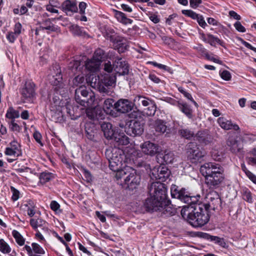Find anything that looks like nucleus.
<instances>
[{
  "label": "nucleus",
  "mask_w": 256,
  "mask_h": 256,
  "mask_svg": "<svg viewBox=\"0 0 256 256\" xmlns=\"http://www.w3.org/2000/svg\"><path fill=\"white\" fill-rule=\"evenodd\" d=\"M235 28L239 32H244L246 31L245 28L241 24L240 22H236L234 24Z\"/></svg>",
  "instance_id": "nucleus-52"
},
{
  "label": "nucleus",
  "mask_w": 256,
  "mask_h": 256,
  "mask_svg": "<svg viewBox=\"0 0 256 256\" xmlns=\"http://www.w3.org/2000/svg\"><path fill=\"white\" fill-rule=\"evenodd\" d=\"M202 2V0H190V4L191 8H197Z\"/></svg>",
  "instance_id": "nucleus-57"
},
{
  "label": "nucleus",
  "mask_w": 256,
  "mask_h": 256,
  "mask_svg": "<svg viewBox=\"0 0 256 256\" xmlns=\"http://www.w3.org/2000/svg\"><path fill=\"white\" fill-rule=\"evenodd\" d=\"M104 136L110 140H115V137H116L120 129H102Z\"/></svg>",
  "instance_id": "nucleus-26"
},
{
  "label": "nucleus",
  "mask_w": 256,
  "mask_h": 256,
  "mask_svg": "<svg viewBox=\"0 0 256 256\" xmlns=\"http://www.w3.org/2000/svg\"><path fill=\"white\" fill-rule=\"evenodd\" d=\"M202 40L209 43L210 45L212 46L215 43H220V40L214 36L213 35L208 34L207 35V38H206L204 36H202Z\"/></svg>",
  "instance_id": "nucleus-35"
},
{
  "label": "nucleus",
  "mask_w": 256,
  "mask_h": 256,
  "mask_svg": "<svg viewBox=\"0 0 256 256\" xmlns=\"http://www.w3.org/2000/svg\"><path fill=\"white\" fill-rule=\"evenodd\" d=\"M218 122L221 128H239L238 126L232 123L230 120H227L224 117H220L218 119Z\"/></svg>",
  "instance_id": "nucleus-23"
},
{
  "label": "nucleus",
  "mask_w": 256,
  "mask_h": 256,
  "mask_svg": "<svg viewBox=\"0 0 256 256\" xmlns=\"http://www.w3.org/2000/svg\"><path fill=\"white\" fill-rule=\"evenodd\" d=\"M58 30V26L52 23L50 19L44 21L40 26V30H42L44 32L46 30L48 33L56 32Z\"/></svg>",
  "instance_id": "nucleus-20"
},
{
  "label": "nucleus",
  "mask_w": 256,
  "mask_h": 256,
  "mask_svg": "<svg viewBox=\"0 0 256 256\" xmlns=\"http://www.w3.org/2000/svg\"><path fill=\"white\" fill-rule=\"evenodd\" d=\"M87 138L92 140L94 138V132L93 129H86Z\"/></svg>",
  "instance_id": "nucleus-62"
},
{
  "label": "nucleus",
  "mask_w": 256,
  "mask_h": 256,
  "mask_svg": "<svg viewBox=\"0 0 256 256\" xmlns=\"http://www.w3.org/2000/svg\"><path fill=\"white\" fill-rule=\"evenodd\" d=\"M202 204H196L192 212L188 214V221L194 227H201L209 220L208 210Z\"/></svg>",
  "instance_id": "nucleus-4"
},
{
  "label": "nucleus",
  "mask_w": 256,
  "mask_h": 256,
  "mask_svg": "<svg viewBox=\"0 0 256 256\" xmlns=\"http://www.w3.org/2000/svg\"><path fill=\"white\" fill-rule=\"evenodd\" d=\"M106 156L108 160L109 166L112 171L116 172V178L117 180H123L125 182L128 174L130 172L122 170L124 156L122 151L116 148H110L106 150Z\"/></svg>",
  "instance_id": "nucleus-2"
},
{
  "label": "nucleus",
  "mask_w": 256,
  "mask_h": 256,
  "mask_svg": "<svg viewBox=\"0 0 256 256\" xmlns=\"http://www.w3.org/2000/svg\"><path fill=\"white\" fill-rule=\"evenodd\" d=\"M110 38L113 43L114 48L117 50L119 53H122L127 50L128 45L126 39L116 34L110 36Z\"/></svg>",
  "instance_id": "nucleus-9"
},
{
  "label": "nucleus",
  "mask_w": 256,
  "mask_h": 256,
  "mask_svg": "<svg viewBox=\"0 0 256 256\" xmlns=\"http://www.w3.org/2000/svg\"><path fill=\"white\" fill-rule=\"evenodd\" d=\"M84 80L85 78L83 74H78L72 80L73 86H79V88L80 86H84Z\"/></svg>",
  "instance_id": "nucleus-34"
},
{
  "label": "nucleus",
  "mask_w": 256,
  "mask_h": 256,
  "mask_svg": "<svg viewBox=\"0 0 256 256\" xmlns=\"http://www.w3.org/2000/svg\"><path fill=\"white\" fill-rule=\"evenodd\" d=\"M114 16L118 20L122 23L124 24L132 23V20L130 19L127 18L125 14L122 12L116 10L114 12Z\"/></svg>",
  "instance_id": "nucleus-29"
},
{
  "label": "nucleus",
  "mask_w": 256,
  "mask_h": 256,
  "mask_svg": "<svg viewBox=\"0 0 256 256\" xmlns=\"http://www.w3.org/2000/svg\"><path fill=\"white\" fill-rule=\"evenodd\" d=\"M186 151L188 158L192 162H196L206 155V152L200 149L195 142L188 143L186 146Z\"/></svg>",
  "instance_id": "nucleus-6"
},
{
  "label": "nucleus",
  "mask_w": 256,
  "mask_h": 256,
  "mask_svg": "<svg viewBox=\"0 0 256 256\" xmlns=\"http://www.w3.org/2000/svg\"><path fill=\"white\" fill-rule=\"evenodd\" d=\"M200 172L205 177L206 184L210 187L218 186L224 178V169L219 164L206 163L200 166Z\"/></svg>",
  "instance_id": "nucleus-3"
},
{
  "label": "nucleus",
  "mask_w": 256,
  "mask_h": 256,
  "mask_svg": "<svg viewBox=\"0 0 256 256\" xmlns=\"http://www.w3.org/2000/svg\"><path fill=\"white\" fill-rule=\"evenodd\" d=\"M0 250L6 254L9 253L10 252V246L2 239L0 240Z\"/></svg>",
  "instance_id": "nucleus-44"
},
{
  "label": "nucleus",
  "mask_w": 256,
  "mask_h": 256,
  "mask_svg": "<svg viewBox=\"0 0 256 256\" xmlns=\"http://www.w3.org/2000/svg\"><path fill=\"white\" fill-rule=\"evenodd\" d=\"M212 157L214 160H220V155L216 149H213L211 152Z\"/></svg>",
  "instance_id": "nucleus-61"
},
{
  "label": "nucleus",
  "mask_w": 256,
  "mask_h": 256,
  "mask_svg": "<svg viewBox=\"0 0 256 256\" xmlns=\"http://www.w3.org/2000/svg\"><path fill=\"white\" fill-rule=\"evenodd\" d=\"M19 116L18 112L14 110L12 108H8L6 114V118L12 120L18 118Z\"/></svg>",
  "instance_id": "nucleus-39"
},
{
  "label": "nucleus",
  "mask_w": 256,
  "mask_h": 256,
  "mask_svg": "<svg viewBox=\"0 0 256 256\" xmlns=\"http://www.w3.org/2000/svg\"><path fill=\"white\" fill-rule=\"evenodd\" d=\"M53 178V175L52 173L44 172L40 174V180L41 183L45 184L50 181Z\"/></svg>",
  "instance_id": "nucleus-38"
},
{
  "label": "nucleus",
  "mask_w": 256,
  "mask_h": 256,
  "mask_svg": "<svg viewBox=\"0 0 256 256\" xmlns=\"http://www.w3.org/2000/svg\"><path fill=\"white\" fill-rule=\"evenodd\" d=\"M127 130L125 132L128 134L135 136L137 135H140L144 129H126Z\"/></svg>",
  "instance_id": "nucleus-47"
},
{
  "label": "nucleus",
  "mask_w": 256,
  "mask_h": 256,
  "mask_svg": "<svg viewBox=\"0 0 256 256\" xmlns=\"http://www.w3.org/2000/svg\"><path fill=\"white\" fill-rule=\"evenodd\" d=\"M180 110L188 118L192 117V110L190 106L185 103H178V105Z\"/></svg>",
  "instance_id": "nucleus-27"
},
{
  "label": "nucleus",
  "mask_w": 256,
  "mask_h": 256,
  "mask_svg": "<svg viewBox=\"0 0 256 256\" xmlns=\"http://www.w3.org/2000/svg\"><path fill=\"white\" fill-rule=\"evenodd\" d=\"M7 156H13L16 157L22 155L20 145L16 141H12L10 144V146L6 148L4 152Z\"/></svg>",
  "instance_id": "nucleus-14"
},
{
  "label": "nucleus",
  "mask_w": 256,
  "mask_h": 256,
  "mask_svg": "<svg viewBox=\"0 0 256 256\" xmlns=\"http://www.w3.org/2000/svg\"><path fill=\"white\" fill-rule=\"evenodd\" d=\"M145 154L154 156L158 152V146L150 141H146L140 145Z\"/></svg>",
  "instance_id": "nucleus-15"
},
{
  "label": "nucleus",
  "mask_w": 256,
  "mask_h": 256,
  "mask_svg": "<svg viewBox=\"0 0 256 256\" xmlns=\"http://www.w3.org/2000/svg\"><path fill=\"white\" fill-rule=\"evenodd\" d=\"M12 234L16 242L20 246H23L24 244V239L20 233L16 230H14Z\"/></svg>",
  "instance_id": "nucleus-40"
},
{
  "label": "nucleus",
  "mask_w": 256,
  "mask_h": 256,
  "mask_svg": "<svg viewBox=\"0 0 256 256\" xmlns=\"http://www.w3.org/2000/svg\"><path fill=\"white\" fill-rule=\"evenodd\" d=\"M240 41L241 43L242 44H244L246 47L247 48H248L256 52V48L252 46L250 44L244 41L241 38H240Z\"/></svg>",
  "instance_id": "nucleus-63"
},
{
  "label": "nucleus",
  "mask_w": 256,
  "mask_h": 256,
  "mask_svg": "<svg viewBox=\"0 0 256 256\" xmlns=\"http://www.w3.org/2000/svg\"><path fill=\"white\" fill-rule=\"evenodd\" d=\"M162 158L166 163L171 164L174 162L175 158V156L172 152L166 150L164 152Z\"/></svg>",
  "instance_id": "nucleus-31"
},
{
  "label": "nucleus",
  "mask_w": 256,
  "mask_h": 256,
  "mask_svg": "<svg viewBox=\"0 0 256 256\" xmlns=\"http://www.w3.org/2000/svg\"><path fill=\"white\" fill-rule=\"evenodd\" d=\"M171 195L172 198L179 199L182 202L190 205L196 204L200 198V195L191 196L190 194L185 188L178 189L176 186L172 188Z\"/></svg>",
  "instance_id": "nucleus-5"
},
{
  "label": "nucleus",
  "mask_w": 256,
  "mask_h": 256,
  "mask_svg": "<svg viewBox=\"0 0 256 256\" xmlns=\"http://www.w3.org/2000/svg\"><path fill=\"white\" fill-rule=\"evenodd\" d=\"M156 110V107L154 102L150 103L148 108L144 110V114L148 116H153L154 115Z\"/></svg>",
  "instance_id": "nucleus-33"
},
{
  "label": "nucleus",
  "mask_w": 256,
  "mask_h": 256,
  "mask_svg": "<svg viewBox=\"0 0 256 256\" xmlns=\"http://www.w3.org/2000/svg\"><path fill=\"white\" fill-rule=\"evenodd\" d=\"M114 72L120 76L125 75L128 72V64L121 58H116L114 62Z\"/></svg>",
  "instance_id": "nucleus-13"
},
{
  "label": "nucleus",
  "mask_w": 256,
  "mask_h": 256,
  "mask_svg": "<svg viewBox=\"0 0 256 256\" xmlns=\"http://www.w3.org/2000/svg\"><path fill=\"white\" fill-rule=\"evenodd\" d=\"M104 55V52L102 50L98 49L96 50L94 54V56L92 59L96 60L101 64L102 60Z\"/></svg>",
  "instance_id": "nucleus-43"
},
{
  "label": "nucleus",
  "mask_w": 256,
  "mask_h": 256,
  "mask_svg": "<svg viewBox=\"0 0 256 256\" xmlns=\"http://www.w3.org/2000/svg\"><path fill=\"white\" fill-rule=\"evenodd\" d=\"M200 132H198L197 133L196 136L198 138V140L200 142H201L204 144H208L210 143L211 142V138L210 136L208 135H206V136H201L200 134Z\"/></svg>",
  "instance_id": "nucleus-45"
},
{
  "label": "nucleus",
  "mask_w": 256,
  "mask_h": 256,
  "mask_svg": "<svg viewBox=\"0 0 256 256\" xmlns=\"http://www.w3.org/2000/svg\"><path fill=\"white\" fill-rule=\"evenodd\" d=\"M150 198L144 203L146 211L160 212L164 205L166 188L164 184L160 182H152L148 187Z\"/></svg>",
  "instance_id": "nucleus-1"
},
{
  "label": "nucleus",
  "mask_w": 256,
  "mask_h": 256,
  "mask_svg": "<svg viewBox=\"0 0 256 256\" xmlns=\"http://www.w3.org/2000/svg\"><path fill=\"white\" fill-rule=\"evenodd\" d=\"M22 26L19 22L16 23L14 28V33L18 36L21 33Z\"/></svg>",
  "instance_id": "nucleus-64"
},
{
  "label": "nucleus",
  "mask_w": 256,
  "mask_h": 256,
  "mask_svg": "<svg viewBox=\"0 0 256 256\" xmlns=\"http://www.w3.org/2000/svg\"><path fill=\"white\" fill-rule=\"evenodd\" d=\"M170 174V170L166 166H159L152 170L150 176L152 179L159 180L158 182L162 183L169 178Z\"/></svg>",
  "instance_id": "nucleus-8"
},
{
  "label": "nucleus",
  "mask_w": 256,
  "mask_h": 256,
  "mask_svg": "<svg viewBox=\"0 0 256 256\" xmlns=\"http://www.w3.org/2000/svg\"><path fill=\"white\" fill-rule=\"evenodd\" d=\"M83 66L84 65L82 64L81 66L80 61L75 60L70 62L68 65L69 68L71 69L74 73H76L78 72H81L83 69Z\"/></svg>",
  "instance_id": "nucleus-30"
},
{
  "label": "nucleus",
  "mask_w": 256,
  "mask_h": 256,
  "mask_svg": "<svg viewBox=\"0 0 256 256\" xmlns=\"http://www.w3.org/2000/svg\"><path fill=\"white\" fill-rule=\"evenodd\" d=\"M114 108L122 113H126L132 110L133 104L126 99H120L114 104Z\"/></svg>",
  "instance_id": "nucleus-12"
},
{
  "label": "nucleus",
  "mask_w": 256,
  "mask_h": 256,
  "mask_svg": "<svg viewBox=\"0 0 256 256\" xmlns=\"http://www.w3.org/2000/svg\"><path fill=\"white\" fill-rule=\"evenodd\" d=\"M207 204H203L204 208L208 210L210 208L213 210H218L221 206V200L218 194L214 191L211 190L208 192L206 196Z\"/></svg>",
  "instance_id": "nucleus-7"
},
{
  "label": "nucleus",
  "mask_w": 256,
  "mask_h": 256,
  "mask_svg": "<svg viewBox=\"0 0 256 256\" xmlns=\"http://www.w3.org/2000/svg\"><path fill=\"white\" fill-rule=\"evenodd\" d=\"M116 137H115L114 141L116 142L118 145H127L129 144V138L126 136L124 132H121L120 130L118 134H116Z\"/></svg>",
  "instance_id": "nucleus-25"
},
{
  "label": "nucleus",
  "mask_w": 256,
  "mask_h": 256,
  "mask_svg": "<svg viewBox=\"0 0 256 256\" xmlns=\"http://www.w3.org/2000/svg\"><path fill=\"white\" fill-rule=\"evenodd\" d=\"M62 10L66 12L72 13L77 12L78 7L76 2L74 0H66L63 2L62 5Z\"/></svg>",
  "instance_id": "nucleus-18"
},
{
  "label": "nucleus",
  "mask_w": 256,
  "mask_h": 256,
  "mask_svg": "<svg viewBox=\"0 0 256 256\" xmlns=\"http://www.w3.org/2000/svg\"><path fill=\"white\" fill-rule=\"evenodd\" d=\"M203 236L208 240L214 242L216 244L223 248H225L226 246V244L223 238H221L216 236H211L206 233L204 234Z\"/></svg>",
  "instance_id": "nucleus-22"
},
{
  "label": "nucleus",
  "mask_w": 256,
  "mask_h": 256,
  "mask_svg": "<svg viewBox=\"0 0 256 256\" xmlns=\"http://www.w3.org/2000/svg\"><path fill=\"white\" fill-rule=\"evenodd\" d=\"M116 82V78L114 77H112L108 75H106L104 76V79L102 80L101 83L104 86L108 88L109 91V94H110L111 91L109 90V86H112Z\"/></svg>",
  "instance_id": "nucleus-24"
},
{
  "label": "nucleus",
  "mask_w": 256,
  "mask_h": 256,
  "mask_svg": "<svg viewBox=\"0 0 256 256\" xmlns=\"http://www.w3.org/2000/svg\"><path fill=\"white\" fill-rule=\"evenodd\" d=\"M163 206L162 210H160L162 214L170 215L173 213L170 204H169L168 201L166 200V198L164 199V205Z\"/></svg>",
  "instance_id": "nucleus-36"
},
{
  "label": "nucleus",
  "mask_w": 256,
  "mask_h": 256,
  "mask_svg": "<svg viewBox=\"0 0 256 256\" xmlns=\"http://www.w3.org/2000/svg\"><path fill=\"white\" fill-rule=\"evenodd\" d=\"M54 80L51 81L52 84L54 86H58L60 84L62 80V77L60 72H58V74L56 75V78L53 76Z\"/></svg>",
  "instance_id": "nucleus-49"
},
{
  "label": "nucleus",
  "mask_w": 256,
  "mask_h": 256,
  "mask_svg": "<svg viewBox=\"0 0 256 256\" xmlns=\"http://www.w3.org/2000/svg\"><path fill=\"white\" fill-rule=\"evenodd\" d=\"M221 78L225 80H230L231 78V74L228 70H224L220 73Z\"/></svg>",
  "instance_id": "nucleus-54"
},
{
  "label": "nucleus",
  "mask_w": 256,
  "mask_h": 256,
  "mask_svg": "<svg viewBox=\"0 0 256 256\" xmlns=\"http://www.w3.org/2000/svg\"><path fill=\"white\" fill-rule=\"evenodd\" d=\"M22 208L24 210H26L28 214L32 217L34 216L36 213L35 205L32 201H28L26 204L22 206Z\"/></svg>",
  "instance_id": "nucleus-28"
},
{
  "label": "nucleus",
  "mask_w": 256,
  "mask_h": 256,
  "mask_svg": "<svg viewBox=\"0 0 256 256\" xmlns=\"http://www.w3.org/2000/svg\"><path fill=\"white\" fill-rule=\"evenodd\" d=\"M86 82L88 85L94 89L98 90L100 92L109 94V91L108 88H106L103 84L101 83L102 81L100 80L98 76H96L95 74H90L86 78Z\"/></svg>",
  "instance_id": "nucleus-10"
},
{
  "label": "nucleus",
  "mask_w": 256,
  "mask_h": 256,
  "mask_svg": "<svg viewBox=\"0 0 256 256\" xmlns=\"http://www.w3.org/2000/svg\"><path fill=\"white\" fill-rule=\"evenodd\" d=\"M244 199L248 202H252V198L251 193L250 192L246 191L243 194Z\"/></svg>",
  "instance_id": "nucleus-56"
},
{
  "label": "nucleus",
  "mask_w": 256,
  "mask_h": 256,
  "mask_svg": "<svg viewBox=\"0 0 256 256\" xmlns=\"http://www.w3.org/2000/svg\"><path fill=\"white\" fill-rule=\"evenodd\" d=\"M134 102L136 104H142L144 106H148L152 102L145 97L138 96L134 98Z\"/></svg>",
  "instance_id": "nucleus-32"
},
{
  "label": "nucleus",
  "mask_w": 256,
  "mask_h": 256,
  "mask_svg": "<svg viewBox=\"0 0 256 256\" xmlns=\"http://www.w3.org/2000/svg\"><path fill=\"white\" fill-rule=\"evenodd\" d=\"M104 70L108 72L114 71V64L112 65L110 61L106 62L104 64Z\"/></svg>",
  "instance_id": "nucleus-50"
},
{
  "label": "nucleus",
  "mask_w": 256,
  "mask_h": 256,
  "mask_svg": "<svg viewBox=\"0 0 256 256\" xmlns=\"http://www.w3.org/2000/svg\"><path fill=\"white\" fill-rule=\"evenodd\" d=\"M180 135L186 139L190 138L193 137L194 134L193 132L191 131L190 129H180Z\"/></svg>",
  "instance_id": "nucleus-42"
},
{
  "label": "nucleus",
  "mask_w": 256,
  "mask_h": 256,
  "mask_svg": "<svg viewBox=\"0 0 256 256\" xmlns=\"http://www.w3.org/2000/svg\"><path fill=\"white\" fill-rule=\"evenodd\" d=\"M10 190L12 192V198L14 201H16L19 198L20 192L13 186H11Z\"/></svg>",
  "instance_id": "nucleus-51"
},
{
  "label": "nucleus",
  "mask_w": 256,
  "mask_h": 256,
  "mask_svg": "<svg viewBox=\"0 0 256 256\" xmlns=\"http://www.w3.org/2000/svg\"><path fill=\"white\" fill-rule=\"evenodd\" d=\"M196 20H197V22L198 23L199 25L202 28H205L206 26H207V24L205 20H204V18L202 17V16L199 15L198 18H197Z\"/></svg>",
  "instance_id": "nucleus-59"
},
{
  "label": "nucleus",
  "mask_w": 256,
  "mask_h": 256,
  "mask_svg": "<svg viewBox=\"0 0 256 256\" xmlns=\"http://www.w3.org/2000/svg\"><path fill=\"white\" fill-rule=\"evenodd\" d=\"M32 250L34 253L40 254H44V250L38 244L36 243H32Z\"/></svg>",
  "instance_id": "nucleus-46"
},
{
  "label": "nucleus",
  "mask_w": 256,
  "mask_h": 256,
  "mask_svg": "<svg viewBox=\"0 0 256 256\" xmlns=\"http://www.w3.org/2000/svg\"><path fill=\"white\" fill-rule=\"evenodd\" d=\"M128 174V176L126 178V180L124 184L126 188L133 190L140 184V177L136 174L134 170H132Z\"/></svg>",
  "instance_id": "nucleus-11"
},
{
  "label": "nucleus",
  "mask_w": 256,
  "mask_h": 256,
  "mask_svg": "<svg viewBox=\"0 0 256 256\" xmlns=\"http://www.w3.org/2000/svg\"><path fill=\"white\" fill-rule=\"evenodd\" d=\"M227 145L233 153L240 152L242 148V142L235 138L230 137L227 141Z\"/></svg>",
  "instance_id": "nucleus-17"
},
{
  "label": "nucleus",
  "mask_w": 256,
  "mask_h": 256,
  "mask_svg": "<svg viewBox=\"0 0 256 256\" xmlns=\"http://www.w3.org/2000/svg\"><path fill=\"white\" fill-rule=\"evenodd\" d=\"M114 100L112 98H108L104 100L103 109L107 114L112 116L114 114L113 110L114 108Z\"/></svg>",
  "instance_id": "nucleus-21"
},
{
  "label": "nucleus",
  "mask_w": 256,
  "mask_h": 256,
  "mask_svg": "<svg viewBox=\"0 0 256 256\" xmlns=\"http://www.w3.org/2000/svg\"><path fill=\"white\" fill-rule=\"evenodd\" d=\"M100 65V62L92 59L88 60L85 64L84 70H88L90 72H97Z\"/></svg>",
  "instance_id": "nucleus-19"
},
{
  "label": "nucleus",
  "mask_w": 256,
  "mask_h": 256,
  "mask_svg": "<svg viewBox=\"0 0 256 256\" xmlns=\"http://www.w3.org/2000/svg\"><path fill=\"white\" fill-rule=\"evenodd\" d=\"M22 94L26 99H31L35 96L34 84L31 82H26L24 88L22 89Z\"/></svg>",
  "instance_id": "nucleus-16"
},
{
  "label": "nucleus",
  "mask_w": 256,
  "mask_h": 256,
  "mask_svg": "<svg viewBox=\"0 0 256 256\" xmlns=\"http://www.w3.org/2000/svg\"><path fill=\"white\" fill-rule=\"evenodd\" d=\"M67 104H68L67 106L63 107L62 110L65 112V110H66L67 114L70 116L71 118L72 119L73 118L72 117V116H73L74 113L73 110H72V112L70 110V108H72V106L69 104H70V102H68Z\"/></svg>",
  "instance_id": "nucleus-55"
},
{
  "label": "nucleus",
  "mask_w": 256,
  "mask_h": 256,
  "mask_svg": "<svg viewBox=\"0 0 256 256\" xmlns=\"http://www.w3.org/2000/svg\"><path fill=\"white\" fill-rule=\"evenodd\" d=\"M70 30L74 35L82 36L84 32L82 28L76 24H72L70 27Z\"/></svg>",
  "instance_id": "nucleus-41"
},
{
  "label": "nucleus",
  "mask_w": 256,
  "mask_h": 256,
  "mask_svg": "<svg viewBox=\"0 0 256 256\" xmlns=\"http://www.w3.org/2000/svg\"><path fill=\"white\" fill-rule=\"evenodd\" d=\"M34 138L40 144L41 146H42L43 144L42 142L41 139H42V135L41 134L38 132V131H35L34 133Z\"/></svg>",
  "instance_id": "nucleus-60"
},
{
  "label": "nucleus",
  "mask_w": 256,
  "mask_h": 256,
  "mask_svg": "<svg viewBox=\"0 0 256 256\" xmlns=\"http://www.w3.org/2000/svg\"><path fill=\"white\" fill-rule=\"evenodd\" d=\"M18 36L13 32H8L6 35V38L11 43H13Z\"/></svg>",
  "instance_id": "nucleus-53"
},
{
  "label": "nucleus",
  "mask_w": 256,
  "mask_h": 256,
  "mask_svg": "<svg viewBox=\"0 0 256 256\" xmlns=\"http://www.w3.org/2000/svg\"><path fill=\"white\" fill-rule=\"evenodd\" d=\"M30 224L36 230L38 227L44 226L46 224V222L42 219L35 220L32 218L30 220Z\"/></svg>",
  "instance_id": "nucleus-37"
},
{
  "label": "nucleus",
  "mask_w": 256,
  "mask_h": 256,
  "mask_svg": "<svg viewBox=\"0 0 256 256\" xmlns=\"http://www.w3.org/2000/svg\"><path fill=\"white\" fill-rule=\"evenodd\" d=\"M76 94L78 96L80 94L84 98H86L88 96V92L84 86H80L76 90Z\"/></svg>",
  "instance_id": "nucleus-48"
},
{
  "label": "nucleus",
  "mask_w": 256,
  "mask_h": 256,
  "mask_svg": "<svg viewBox=\"0 0 256 256\" xmlns=\"http://www.w3.org/2000/svg\"><path fill=\"white\" fill-rule=\"evenodd\" d=\"M143 124H141L140 122L136 120H132L130 121L129 128H136L138 126H143Z\"/></svg>",
  "instance_id": "nucleus-58"
}]
</instances>
